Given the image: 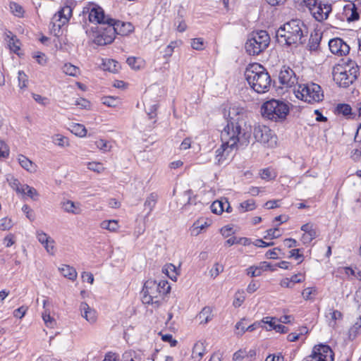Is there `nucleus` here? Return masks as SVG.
Masks as SVG:
<instances>
[{
	"mask_svg": "<svg viewBox=\"0 0 361 361\" xmlns=\"http://www.w3.org/2000/svg\"><path fill=\"white\" fill-rule=\"evenodd\" d=\"M244 116L243 109L230 108L227 118V148L237 150L240 146L249 144L251 127L246 126Z\"/></svg>",
	"mask_w": 361,
	"mask_h": 361,
	"instance_id": "1",
	"label": "nucleus"
},
{
	"mask_svg": "<svg viewBox=\"0 0 361 361\" xmlns=\"http://www.w3.org/2000/svg\"><path fill=\"white\" fill-rule=\"evenodd\" d=\"M309 34L306 24L300 19H292L276 31V39L282 45L298 47L306 42Z\"/></svg>",
	"mask_w": 361,
	"mask_h": 361,
	"instance_id": "2",
	"label": "nucleus"
},
{
	"mask_svg": "<svg viewBox=\"0 0 361 361\" xmlns=\"http://www.w3.org/2000/svg\"><path fill=\"white\" fill-rule=\"evenodd\" d=\"M171 291V286L166 280H147L142 289V302L159 307L164 297Z\"/></svg>",
	"mask_w": 361,
	"mask_h": 361,
	"instance_id": "3",
	"label": "nucleus"
},
{
	"mask_svg": "<svg viewBox=\"0 0 361 361\" xmlns=\"http://www.w3.org/2000/svg\"><path fill=\"white\" fill-rule=\"evenodd\" d=\"M244 75L250 86L257 93H264L269 90L271 77L261 64L250 63L246 67Z\"/></svg>",
	"mask_w": 361,
	"mask_h": 361,
	"instance_id": "4",
	"label": "nucleus"
},
{
	"mask_svg": "<svg viewBox=\"0 0 361 361\" xmlns=\"http://www.w3.org/2000/svg\"><path fill=\"white\" fill-rule=\"evenodd\" d=\"M269 44L270 37L266 30L254 31L250 34L245 48L249 55L255 56L263 52Z\"/></svg>",
	"mask_w": 361,
	"mask_h": 361,
	"instance_id": "5",
	"label": "nucleus"
},
{
	"mask_svg": "<svg viewBox=\"0 0 361 361\" xmlns=\"http://www.w3.org/2000/svg\"><path fill=\"white\" fill-rule=\"evenodd\" d=\"M261 113L263 117L269 120L283 121L289 113V106L283 101L271 99L263 104Z\"/></svg>",
	"mask_w": 361,
	"mask_h": 361,
	"instance_id": "6",
	"label": "nucleus"
},
{
	"mask_svg": "<svg viewBox=\"0 0 361 361\" xmlns=\"http://www.w3.org/2000/svg\"><path fill=\"white\" fill-rule=\"evenodd\" d=\"M295 94L298 99L309 104L319 102L324 98L321 87L313 82L298 85Z\"/></svg>",
	"mask_w": 361,
	"mask_h": 361,
	"instance_id": "7",
	"label": "nucleus"
},
{
	"mask_svg": "<svg viewBox=\"0 0 361 361\" xmlns=\"http://www.w3.org/2000/svg\"><path fill=\"white\" fill-rule=\"evenodd\" d=\"M73 16V8L68 5L61 7L52 17L50 30L55 36L61 34V28L68 24Z\"/></svg>",
	"mask_w": 361,
	"mask_h": 361,
	"instance_id": "8",
	"label": "nucleus"
},
{
	"mask_svg": "<svg viewBox=\"0 0 361 361\" xmlns=\"http://www.w3.org/2000/svg\"><path fill=\"white\" fill-rule=\"evenodd\" d=\"M82 13H87L89 21L94 24L106 25L113 22V18L106 16L103 8L94 3L85 6Z\"/></svg>",
	"mask_w": 361,
	"mask_h": 361,
	"instance_id": "9",
	"label": "nucleus"
},
{
	"mask_svg": "<svg viewBox=\"0 0 361 361\" xmlns=\"http://www.w3.org/2000/svg\"><path fill=\"white\" fill-rule=\"evenodd\" d=\"M253 135L257 142L273 146L276 143V137L272 130L264 125L255 126L253 130Z\"/></svg>",
	"mask_w": 361,
	"mask_h": 361,
	"instance_id": "10",
	"label": "nucleus"
},
{
	"mask_svg": "<svg viewBox=\"0 0 361 361\" xmlns=\"http://www.w3.org/2000/svg\"><path fill=\"white\" fill-rule=\"evenodd\" d=\"M334 80L340 87L346 88L352 85L356 80V73L355 71L353 73H346V71L343 70L341 66H334L333 70Z\"/></svg>",
	"mask_w": 361,
	"mask_h": 361,
	"instance_id": "11",
	"label": "nucleus"
},
{
	"mask_svg": "<svg viewBox=\"0 0 361 361\" xmlns=\"http://www.w3.org/2000/svg\"><path fill=\"white\" fill-rule=\"evenodd\" d=\"M332 11L331 4L325 1H317L316 5L310 11L312 16L318 22L326 20Z\"/></svg>",
	"mask_w": 361,
	"mask_h": 361,
	"instance_id": "12",
	"label": "nucleus"
},
{
	"mask_svg": "<svg viewBox=\"0 0 361 361\" xmlns=\"http://www.w3.org/2000/svg\"><path fill=\"white\" fill-rule=\"evenodd\" d=\"M311 355L314 356L317 360L319 357V361L334 360V353L331 348L327 345L319 344L315 345L313 348Z\"/></svg>",
	"mask_w": 361,
	"mask_h": 361,
	"instance_id": "13",
	"label": "nucleus"
},
{
	"mask_svg": "<svg viewBox=\"0 0 361 361\" xmlns=\"http://www.w3.org/2000/svg\"><path fill=\"white\" fill-rule=\"evenodd\" d=\"M331 52L340 56H346L350 52V46L341 38H334L329 42Z\"/></svg>",
	"mask_w": 361,
	"mask_h": 361,
	"instance_id": "14",
	"label": "nucleus"
},
{
	"mask_svg": "<svg viewBox=\"0 0 361 361\" xmlns=\"http://www.w3.org/2000/svg\"><path fill=\"white\" fill-rule=\"evenodd\" d=\"M106 25L107 26L104 29V31L97 35L94 39V43L100 46L109 44L115 39V29L110 24Z\"/></svg>",
	"mask_w": 361,
	"mask_h": 361,
	"instance_id": "15",
	"label": "nucleus"
},
{
	"mask_svg": "<svg viewBox=\"0 0 361 361\" xmlns=\"http://www.w3.org/2000/svg\"><path fill=\"white\" fill-rule=\"evenodd\" d=\"M279 82L286 87H292L298 82L294 71L289 67L283 66L279 74Z\"/></svg>",
	"mask_w": 361,
	"mask_h": 361,
	"instance_id": "16",
	"label": "nucleus"
},
{
	"mask_svg": "<svg viewBox=\"0 0 361 361\" xmlns=\"http://www.w3.org/2000/svg\"><path fill=\"white\" fill-rule=\"evenodd\" d=\"M342 16L343 20H345L348 22H353L359 20L360 13L358 8L354 1H350L349 3L343 6Z\"/></svg>",
	"mask_w": 361,
	"mask_h": 361,
	"instance_id": "17",
	"label": "nucleus"
},
{
	"mask_svg": "<svg viewBox=\"0 0 361 361\" xmlns=\"http://www.w3.org/2000/svg\"><path fill=\"white\" fill-rule=\"evenodd\" d=\"M115 29L116 35L128 36L135 30L134 25L130 22H123L113 19L112 23H109Z\"/></svg>",
	"mask_w": 361,
	"mask_h": 361,
	"instance_id": "18",
	"label": "nucleus"
},
{
	"mask_svg": "<svg viewBox=\"0 0 361 361\" xmlns=\"http://www.w3.org/2000/svg\"><path fill=\"white\" fill-rule=\"evenodd\" d=\"M81 316L90 324L96 323L98 318L97 312L91 307L87 303L83 302L80 305Z\"/></svg>",
	"mask_w": 361,
	"mask_h": 361,
	"instance_id": "19",
	"label": "nucleus"
},
{
	"mask_svg": "<svg viewBox=\"0 0 361 361\" xmlns=\"http://www.w3.org/2000/svg\"><path fill=\"white\" fill-rule=\"evenodd\" d=\"M37 238L49 253L51 255L54 254V240L50 236L42 231H37Z\"/></svg>",
	"mask_w": 361,
	"mask_h": 361,
	"instance_id": "20",
	"label": "nucleus"
},
{
	"mask_svg": "<svg viewBox=\"0 0 361 361\" xmlns=\"http://www.w3.org/2000/svg\"><path fill=\"white\" fill-rule=\"evenodd\" d=\"M6 40L8 42L9 49L16 54H19L20 50V41L11 31L7 30L5 32Z\"/></svg>",
	"mask_w": 361,
	"mask_h": 361,
	"instance_id": "21",
	"label": "nucleus"
},
{
	"mask_svg": "<svg viewBox=\"0 0 361 361\" xmlns=\"http://www.w3.org/2000/svg\"><path fill=\"white\" fill-rule=\"evenodd\" d=\"M335 66H341L343 70L346 71V73H353V71H355L356 77L357 78L360 74V68L355 61L350 59H342L339 63Z\"/></svg>",
	"mask_w": 361,
	"mask_h": 361,
	"instance_id": "22",
	"label": "nucleus"
},
{
	"mask_svg": "<svg viewBox=\"0 0 361 361\" xmlns=\"http://www.w3.org/2000/svg\"><path fill=\"white\" fill-rule=\"evenodd\" d=\"M355 300L357 303L359 304L357 307L358 318L357 321L352 327L351 331L355 334H358L360 332V329H361V289L356 292Z\"/></svg>",
	"mask_w": 361,
	"mask_h": 361,
	"instance_id": "23",
	"label": "nucleus"
},
{
	"mask_svg": "<svg viewBox=\"0 0 361 361\" xmlns=\"http://www.w3.org/2000/svg\"><path fill=\"white\" fill-rule=\"evenodd\" d=\"M18 160L20 165L26 171L35 172L37 170V165L23 154H19Z\"/></svg>",
	"mask_w": 361,
	"mask_h": 361,
	"instance_id": "24",
	"label": "nucleus"
},
{
	"mask_svg": "<svg viewBox=\"0 0 361 361\" xmlns=\"http://www.w3.org/2000/svg\"><path fill=\"white\" fill-rule=\"evenodd\" d=\"M61 274L66 278L71 281H75L77 279L78 274L75 268L67 264L62 265L59 268Z\"/></svg>",
	"mask_w": 361,
	"mask_h": 361,
	"instance_id": "25",
	"label": "nucleus"
},
{
	"mask_svg": "<svg viewBox=\"0 0 361 361\" xmlns=\"http://www.w3.org/2000/svg\"><path fill=\"white\" fill-rule=\"evenodd\" d=\"M206 349L203 342L197 341L193 346L192 357L195 360H201L205 354Z\"/></svg>",
	"mask_w": 361,
	"mask_h": 361,
	"instance_id": "26",
	"label": "nucleus"
},
{
	"mask_svg": "<svg viewBox=\"0 0 361 361\" xmlns=\"http://www.w3.org/2000/svg\"><path fill=\"white\" fill-rule=\"evenodd\" d=\"M162 271L169 278L174 281L177 280V277L179 275L178 269H177V267L173 264H166L163 267Z\"/></svg>",
	"mask_w": 361,
	"mask_h": 361,
	"instance_id": "27",
	"label": "nucleus"
},
{
	"mask_svg": "<svg viewBox=\"0 0 361 361\" xmlns=\"http://www.w3.org/2000/svg\"><path fill=\"white\" fill-rule=\"evenodd\" d=\"M210 226V223L203 219H199L195 221L192 226V233L194 235H198L201 231Z\"/></svg>",
	"mask_w": 361,
	"mask_h": 361,
	"instance_id": "28",
	"label": "nucleus"
},
{
	"mask_svg": "<svg viewBox=\"0 0 361 361\" xmlns=\"http://www.w3.org/2000/svg\"><path fill=\"white\" fill-rule=\"evenodd\" d=\"M8 6L11 13L14 16L19 18H24L25 11L21 5L15 1H10Z\"/></svg>",
	"mask_w": 361,
	"mask_h": 361,
	"instance_id": "29",
	"label": "nucleus"
},
{
	"mask_svg": "<svg viewBox=\"0 0 361 361\" xmlns=\"http://www.w3.org/2000/svg\"><path fill=\"white\" fill-rule=\"evenodd\" d=\"M103 68L111 73H118L121 68L119 63L114 59H106L103 61Z\"/></svg>",
	"mask_w": 361,
	"mask_h": 361,
	"instance_id": "30",
	"label": "nucleus"
},
{
	"mask_svg": "<svg viewBox=\"0 0 361 361\" xmlns=\"http://www.w3.org/2000/svg\"><path fill=\"white\" fill-rule=\"evenodd\" d=\"M62 71L66 75L72 77H78L80 75V69L79 67L71 63H66L62 67Z\"/></svg>",
	"mask_w": 361,
	"mask_h": 361,
	"instance_id": "31",
	"label": "nucleus"
},
{
	"mask_svg": "<svg viewBox=\"0 0 361 361\" xmlns=\"http://www.w3.org/2000/svg\"><path fill=\"white\" fill-rule=\"evenodd\" d=\"M100 227L110 232H117L120 226L118 220H104L101 222Z\"/></svg>",
	"mask_w": 361,
	"mask_h": 361,
	"instance_id": "32",
	"label": "nucleus"
},
{
	"mask_svg": "<svg viewBox=\"0 0 361 361\" xmlns=\"http://www.w3.org/2000/svg\"><path fill=\"white\" fill-rule=\"evenodd\" d=\"M259 176L262 179L269 181L274 180L277 176V173L273 168L268 167L260 170Z\"/></svg>",
	"mask_w": 361,
	"mask_h": 361,
	"instance_id": "33",
	"label": "nucleus"
},
{
	"mask_svg": "<svg viewBox=\"0 0 361 361\" xmlns=\"http://www.w3.org/2000/svg\"><path fill=\"white\" fill-rule=\"evenodd\" d=\"M71 132L80 137L86 136L87 130L84 125L80 123H73L70 128Z\"/></svg>",
	"mask_w": 361,
	"mask_h": 361,
	"instance_id": "34",
	"label": "nucleus"
},
{
	"mask_svg": "<svg viewBox=\"0 0 361 361\" xmlns=\"http://www.w3.org/2000/svg\"><path fill=\"white\" fill-rule=\"evenodd\" d=\"M126 62L128 65L134 70H140L145 65L144 61L142 59L135 56L128 57Z\"/></svg>",
	"mask_w": 361,
	"mask_h": 361,
	"instance_id": "35",
	"label": "nucleus"
},
{
	"mask_svg": "<svg viewBox=\"0 0 361 361\" xmlns=\"http://www.w3.org/2000/svg\"><path fill=\"white\" fill-rule=\"evenodd\" d=\"M318 0H294L295 4L300 9H307L309 11L316 5Z\"/></svg>",
	"mask_w": 361,
	"mask_h": 361,
	"instance_id": "36",
	"label": "nucleus"
},
{
	"mask_svg": "<svg viewBox=\"0 0 361 361\" xmlns=\"http://www.w3.org/2000/svg\"><path fill=\"white\" fill-rule=\"evenodd\" d=\"M103 104L109 107H116L121 104V99L117 97L106 96L102 98Z\"/></svg>",
	"mask_w": 361,
	"mask_h": 361,
	"instance_id": "37",
	"label": "nucleus"
},
{
	"mask_svg": "<svg viewBox=\"0 0 361 361\" xmlns=\"http://www.w3.org/2000/svg\"><path fill=\"white\" fill-rule=\"evenodd\" d=\"M53 142L54 145L61 147H68L70 145L69 139L61 134H56L54 135L53 137Z\"/></svg>",
	"mask_w": 361,
	"mask_h": 361,
	"instance_id": "38",
	"label": "nucleus"
},
{
	"mask_svg": "<svg viewBox=\"0 0 361 361\" xmlns=\"http://www.w3.org/2000/svg\"><path fill=\"white\" fill-rule=\"evenodd\" d=\"M157 198L158 195L155 192L150 193L147 197L145 202V207L148 208L149 212H152L155 207Z\"/></svg>",
	"mask_w": 361,
	"mask_h": 361,
	"instance_id": "39",
	"label": "nucleus"
},
{
	"mask_svg": "<svg viewBox=\"0 0 361 361\" xmlns=\"http://www.w3.org/2000/svg\"><path fill=\"white\" fill-rule=\"evenodd\" d=\"M212 310L208 307H204L199 314V319L201 324H206L212 319Z\"/></svg>",
	"mask_w": 361,
	"mask_h": 361,
	"instance_id": "40",
	"label": "nucleus"
},
{
	"mask_svg": "<svg viewBox=\"0 0 361 361\" xmlns=\"http://www.w3.org/2000/svg\"><path fill=\"white\" fill-rule=\"evenodd\" d=\"M191 47L193 49L202 51L205 49L206 42L202 37L193 38L191 39Z\"/></svg>",
	"mask_w": 361,
	"mask_h": 361,
	"instance_id": "41",
	"label": "nucleus"
},
{
	"mask_svg": "<svg viewBox=\"0 0 361 361\" xmlns=\"http://www.w3.org/2000/svg\"><path fill=\"white\" fill-rule=\"evenodd\" d=\"M321 37H319L317 34L314 36L311 35L309 39L308 49L310 51H317L319 47Z\"/></svg>",
	"mask_w": 361,
	"mask_h": 361,
	"instance_id": "42",
	"label": "nucleus"
},
{
	"mask_svg": "<svg viewBox=\"0 0 361 361\" xmlns=\"http://www.w3.org/2000/svg\"><path fill=\"white\" fill-rule=\"evenodd\" d=\"M63 209L70 213L73 214H80L81 210L79 207H76L73 202L71 200H67L66 202L63 203Z\"/></svg>",
	"mask_w": 361,
	"mask_h": 361,
	"instance_id": "43",
	"label": "nucleus"
},
{
	"mask_svg": "<svg viewBox=\"0 0 361 361\" xmlns=\"http://www.w3.org/2000/svg\"><path fill=\"white\" fill-rule=\"evenodd\" d=\"M336 111L338 114H342L347 116L351 114L352 109L349 104H339L336 108Z\"/></svg>",
	"mask_w": 361,
	"mask_h": 361,
	"instance_id": "44",
	"label": "nucleus"
},
{
	"mask_svg": "<svg viewBox=\"0 0 361 361\" xmlns=\"http://www.w3.org/2000/svg\"><path fill=\"white\" fill-rule=\"evenodd\" d=\"M247 326V322L245 319H242L240 321L236 323L235 324V334L237 336H242L246 330V327Z\"/></svg>",
	"mask_w": 361,
	"mask_h": 361,
	"instance_id": "45",
	"label": "nucleus"
},
{
	"mask_svg": "<svg viewBox=\"0 0 361 361\" xmlns=\"http://www.w3.org/2000/svg\"><path fill=\"white\" fill-rule=\"evenodd\" d=\"M87 166L89 170L94 171L97 173H101L105 170V168L104 167L103 164L100 162H88Z\"/></svg>",
	"mask_w": 361,
	"mask_h": 361,
	"instance_id": "46",
	"label": "nucleus"
},
{
	"mask_svg": "<svg viewBox=\"0 0 361 361\" xmlns=\"http://www.w3.org/2000/svg\"><path fill=\"white\" fill-rule=\"evenodd\" d=\"M268 269L274 270V269H271V264L267 262H261L258 267L254 266L255 277L260 276L262 271H267Z\"/></svg>",
	"mask_w": 361,
	"mask_h": 361,
	"instance_id": "47",
	"label": "nucleus"
},
{
	"mask_svg": "<svg viewBox=\"0 0 361 361\" xmlns=\"http://www.w3.org/2000/svg\"><path fill=\"white\" fill-rule=\"evenodd\" d=\"M245 298V292L243 290H238L234 296L233 305L235 307H240L244 302Z\"/></svg>",
	"mask_w": 361,
	"mask_h": 361,
	"instance_id": "48",
	"label": "nucleus"
},
{
	"mask_svg": "<svg viewBox=\"0 0 361 361\" xmlns=\"http://www.w3.org/2000/svg\"><path fill=\"white\" fill-rule=\"evenodd\" d=\"M240 207L243 212L252 211L255 209V202L253 200H248L240 203Z\"/></svg>",
	"mask_w": 361,
	"mask_h": 361,
	"instance_id": "49",
	"label": "nucleus"
},
{
	"mask_svg": "<svg viewBox=\"0 0 361 361\" xmlns=\"http://www.w3.org/2000/svg\"><path fill=\"white\" fill-rule=\"evenodd\" d=\"M18 86L20 89H24L27 87L28 77L23 71H18Z\"/></svg>",
	"mask_w": 361,
	"mask_h": 361,
	"instance_id": "50",
	"label": "nucleus"
},
{
	"mask_svg": "<svg viewBox=\"0 0 361 361\" xmlns=\"http://www.w3.org/2000/svg\"><path fill=\"white\" fill-rule=\"evenodd\" d=\"M211 210L214 214H221L224 212V203L221 201H214L211 207Z\"/></svg>",
	"mask_w": 361,
	"mask_h": 361,
	"instance_id": "51",
	"label": "nucleus"
},
{
	"mask_svg": "<svg viewBox=\"0 0 361 361\" xmlns=\"http://www.w3.org/2000/svg\"><path fill=\"white\" fill-rule=\"evenodd\" d=\"M13 226V221L11 219L4 217L0 219V230L8 231Z\"/></svg>",
	"mask_w": 361,
	"mask_h": 361,
	"instance_id": "52",
	"label": "nucleus"
},
{
	"mask_svg": "<svg viewBox=\"0 0 361 361\" xmlns=\"http://www.w3.org/2000/svg\"><path fill=\"white\" fill-rule=\"evenodd\" d=\"M24 191L22 192V194L27 195L28 197L32 198V200H36L37 197L38 196V193L37 190L27 185H24Z\"/></svg>",
	"mask_w": 361,
	"mask_h": 361,
	"instance_id": "53",
	"label": "nucleus"
},
{
	"mask_svg": "<svg viewBox=\"0 0 361 361\" xmlns=\"http://www.w3.org/2000/svg\"><path fill=\"white\" fill-rule=\"evenodd\" d=\"M317 235L316 230L310 231L309 233H305L302 235L301 240L304 244H308L314 239Z\"/></svg>",
	"mask_w": 361,
	"mask_h": 361,
	"instance_id": "54",
	"label": "nucleus"
},
{
	"mask_svg": "<svg viewBox=\"0 0 361 361\" xmlns=\"http://www.w3.org/2000/svg\"><path fill=\"white\" fill-rule=\"evenodd\" d=\"M316 294H317V289L315 287L307 288L302 293V295L305 300H309L312 299V295L314 296V295H316Z\"/></svg>",
	"mask_w": 361,
	"mask_h": 361,
	"instance_id": "55",
	"label": "nucleus"
},
{
	"mask_svg": "<svg viewBox=\"0 0 361 361\" xmlns=\"http://www.w3.org/2000/svg\"><path fill=\"white\" fill-rule=\"evenodd\" d=\"M10 153L9 147L5 142L0 140V159L8 157Z\"/></svg>",
	"mask_w": 361,
	"mask_h": 361,
	"instance_id": "56",
	"label": "nucleus"
},
{
	"mask_svg": "<svg viewBox=\"0 0 361 361\" xmlns=\"http://www.w3.org/2000/svg\"><path fill=\"white\" fill-rule=\"evenodd\" d=\"M74 104L75 106H79L80 109H90V106H91L90 102L85 98H82V97L78 98L75 101Z\"/></svg>",
	"mask_w": 361,
	"mask_h": 361,
	"instance_id": "57",
	"label": "nucleus"
},
{
	"mask_svg": "<svg viewBox=\"0 0 361 361\" xmlns=\"http://www.w3.org/2000/svg\"><path fill=\"white\" fill-rule=\"evenodd\" d=\"M159 335L161 336V340L164 342L169 343L170 344L171 347H175L177 345L178 341L175 338H173V336L171 334H163L160 332Z\"/></svg>",
	"mask_w": 361,
	"mask_h": 361,
	"instance_id": "58",
	"label": "nucleus"
},
{
	"mask_svg": "<svg viewBox=\"0 0 361 361\" xmlns=\"http://www.w3.org/2000/svg\"><path fill=\"white\" fill-rule=\"evenodd\" d=\"M226 150V142H223L216 151V159L217 160V163L219 164L223 163L224 161V153Z\"/></svg>",
	"mask_w": 361,
	"mask_h": 361,
	"instance_id": "59",
	"label": "nucleus"
},
{
	"mask_svg": "<svg viewBox=\"0 0 361 361\" xmlns=\"http://www.w3.org/2000/svg\"><path fill=\"white\" fill-rule=\"evenodd\" d=\"M10 185L17 192L22 194V192L24 191V185H22L16 178L12 179Z\"/></svg>",
	"mask_w": 361,
	"mask_h": 361,
	"instance_id": "60",
	"label": "nucleus"
},
{
	"mask_svg": "<svg viewBox=\"0 0 361 361\" xmlns=\"http://www.w3.org/2000/svg\"><path fill=\"white\" fill-rule=\"evenodd\" d=\"M95 145L98 149L104 152L109 151L110 147H109L108 142L103 139H99L95 141Z\"/></svg>",
	"mask_w": 361,
	"mask_h": 361,
	"instance_id": "61",
	"label": "nucleus"
},
{
	"mask_svg": "<svg viewBox=\"0 0 361 361\" xmlns=\"http://www.w3.org/2000/svg\"><path fill=\"white\" fill-rule=\"evenodd\" d=\"M28 307L23 305L13 311V316L16 318L22 319L26 314Z\"/></svg>",
	"mask_w": 361,
	"mask_h": 361,
	"instance_id": "62",
	"label": "nucleus"
},
{
	"mask_svg": "<svg viewBox=\"0 0 361 361\" xmlns=\"http://www.w3.org/2000/svg\"><path fill=\"white\" fill-rule=\"evenodd\" d=\"M267 235L264 236V238H269L271 239L277 238L281 235L280 231L277 228H270L267 230Z\"/></svg>",
	"mask_w": 361,
	"mask_h": 361,
	"instance_id": "63",
	"label": "nucleus"
},
{
	"mask_svg": "<svg viewBox=\"0 0 361 361\" xmlns=\"http://www.w3.org/2000/svg\"><path fill=\"white\" fill-rule=\"evenodd\" d=\"M32 98L35 99V102H37L38 104H40L43 106H46L49 104V100L47 97H42L40 94L33 93L32 94Z\"/></svg>",
	"mask_w": 361,
	"mask_h": 361,
	"instance_id": "64",
	"label": "nucleus"
}]
</instances>
